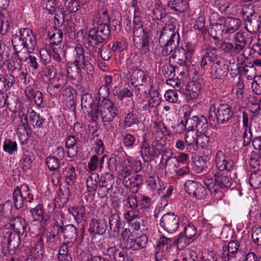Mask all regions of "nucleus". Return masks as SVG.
Masks as SVG:
<instances>
[{
	"mask_svg": "<svg viewBox=\"0 0 261 261\" xmlns=\"http://www.w3.org/2000/svg\"><path fill=\"white\" fill-rule=\"evenodd\" d=\"M63 31L69 38L73 39L76 37L74 23L72 21H66L63 24Z\"/></svg>",
	"mask_w": 261,
	"mask_h": 261,
	"instance_id": "13d9d810",
	"label": "nucleus"
},
{
	"mask_svg": "<svg viewBox=\"0 0 261 261\" xmlns=\"http://www.w3.org/2000/svg\"><path fill=\"white\" fill-rule=\"evenodd\" d=\"M181 50L183 55L182 56L180 55H176V54H173L171 56L170 58H175L176 57H177V63L180 66H184L187 67L189 66V55H186L185 53V50L181 48ZM175 53H176V51H175Z\"/></svg>",
	"mask_w": 261,
	"mask_h": 261,
	"instance_id": "bf43d9fd",
	"label": "nucleus"
},
{
	"mask_svg": "<svg viewBox=\"0 0 261 261\" xmlns=\"http://www.w3.org/2000/svg\"><path fill=\"white\" fill-rule=\"evenodd\" d=\"M58 233L63 234L64 240L70 245H73L76 240L77 237V229L73 224H68L65 226L58 227Z\"/></svg>",
	"mask_w": 261,
	"mask_h": 261,
	"instance_id": "2eb2a0df",
	"label": "nucleus"
},
{
	"mask_svg": "<svg viewBox=\"0 0 261 261\" xmlns=\"http://www.w3.org/2000/svg\"><path fill=\"white\" fill-rule=\"evenodd\" d=\"M183 119L184 122H186L185 125L188 126V131L193 132V130L196 129L198 122V116L194 115L190 109L187 110L184 113Z\"/></svg>",
	"mask_w": 261,
	"mask_h": 261,
	"instance_id": "cd10ccee",
	"label": "nucleus"
},
{
	"mask_svg": "<svg viewBox=\"0 0 261 261\" xmlns=\"http://www.w3.org/2000/svg\"><path fill=\"white\" fill-rule=\"evenodd\" d=\"M241 24L240 19L227 17L224 19V33L232 34L237 31Z\"/></svg>",
	"mask_w": 261,
	"mask_h": 261,
	"instance_id": "5701e85b",
	"label": "nucleus"
},
{
	"mask_svg": "<svg viewBox=\"0 0 261 261\" xmlns=\"http://www.w3.org/2000/svg\"><path fill=\"white\" fill-rule=\"evenodd\" d=\"M215 163L216 167L219 171H230L233 169L234 163L226 153L222 150H219L217 151L215 157Z\"/></svg>",
	"mask_w": 261,
	"mask_h": 261,
	"instance_id": "ddd939ff",
	"label": "nucleus"
},
{
	"mask_svg": "<svg viewBox=\"0 0 261 261\" xmlns=\"http://www.w3.org/2000/svg\"><path fill=\"white\" fill-rule=\"evenodd\" d=\"M166 160L165 169V172H171L172 170H174L177 168V165L178 164V160L177 158L175 156H168L165 158V155H163L162 157V162L163 160Z\"/></svg>",
	"mask_w": 261,
	"mask_h": 261,
	"instance_id": "a19ab883",
	"label": "nucleus"
},
{
	"mask_svg": "<svg viewBox=\"0 0 261 261\" xmlns=\"http://www.w3.org/2000/svg\"><path fill=\"white\" fill-rule=\"evenodd\" d=\"M233 45L238 54L245 48L247 41L245 40L243 33L238 32L233 36Z\"/></svg>",
	"mask_w": 261,
	"mask_h": 261,
	"instance_id": "c9c22d12",
	"label": "nucleus"
},
{
	"mask_svg": "<svg viewBox=\"0 0 261 261\" xmlns=\"http://www.w3.org/2000/svg\"><path fill=\"white\" fill-rule=\"evenodd\" d=\"M201 86L196 82H190L186 88L184 89L185 98L187 101L196 99L200 93Z\"/></svg>",
	"mask_w": 261,
	"mask_h": 261,
	"instance_id": "6ab92c4d",
	"label": "nucleus"
},
{
	"mask_svg": "<svg viewBox=\"0 0 261 261\" xmlns=\"http://www.w3.org/2000/svg\"><path fill=\"white\" fill-rule=\"evenodd\" d=\"M115 182V177L113 175L107 173L100 177L98 184V195L101 198L106 197L110 191H112L113 186Z\"/></svg>",
	"mask_w": 261,
	"mask_h": 261,
	"instance_id": "9d476101",
	"label": "nucleus"
},
{
	"mask_svg": "<svg viewBox=\"0 0 261 261\" xmlns=\"http://www.w3.org/2000/svg\"><path fill=\"white\" fill-rule=\"evenodd\" d=\"M187 192L197 199H203L207 195L205 188L196 181L188 180L185 183Z\"/></svg>",
	"mask_w": 261,
	"mask_h": 261,
	"instance_id": "f8f14e48",
	"label": "nucleus"
},
{
	"mask_svg": "<svg viewBox=\"0 0 261 261\" xmlns=\"http://www.w3.org/2000/svg\"><path fill=\"white\" fill-rule=\"evenodd\" d=\"M65 7L70 13H74L80 8V3L76 0H65Z\"/></svg>",
	"mask_w": 261,
	"mask_h": 261,
	"instance_id": "e2e57ef3",
	"label": "nucleus"
},
{
	"mask_svg": "<svg viewBox=\"0 0 261 261\" xmlns=\"http://www.w3.org/2000/svg\"><path fill=\"white\" fill-rule=\"evenodd\" d=\"M30 212L32 216L37 221L46 222L49 218V216L44 211L43 205L41 204L31 208Z\"/></svg>",
	"mask_w": 261,
	"mask_h": 261,
	"instance_id": "473e14b6",
	"label": "nucleus"
},
{
	"mask_svg": "<svg viewBox=\"0 0 261 261\" xmlns=\"http://www.w3.org/2000/svg\"><path fill=\"white\" fill-rule=\"evenodd\" d=\"M12 43L15 50H19L22 47L26 49L28 54H30L35 51L37 41L36 36L31 30L23 28L20 29L19 36L16 34L13 36Z\"/></svg>",
	"mask_w": 261,
	"mask_h": 261,
	"instance_id": "f03ea898",
	"label": "nucleus"
},
{
	"mask_svg": "<svg viewBox=\"0 0 261 261\" xmlns=\"http://www.w3.org/2000/svg\"><path fill=\"white\" fill-rule=\"evenodd\" d=\"M62 174L65 182L69 186L74 185L77 176L75 167L72 164H68L62 170Z\"/></svg>",
	"mask_w": 261,
	"mask_h": 261,
	"instance_id": "393cba45",
	"label": "nucleus"
},
{
	"mask_svg": "<svg viewBox=\"0 0 261 261\" xmlns=\"http://www.w3.org/2000/svg\"><path fill=\"white\" fill-rule=\"evenodd\" d=\"M21 50H15L9 60L7 64V67L9 71L11 73L20 69L21 67V62L27 60V57H22Z\"/></svg>",
	"mask_w": 261,
	"mask_h": 261,
	"instance_id": "a211bd4d",
	"label": "nucleus"
},
{
	"mask_svg": "<svg viewBox=\"0 0 261 261\" xmlns=\"http://www.w3.org/2000/svg\"><path fill=\"white\" fill-rule=\"evenodd\" d=\"M42 236L43 234L38 236L37 239L34 241V246L33 247L34 254L36 256V257L41 260L43 259L44 253Z\"/></svg>",
	"mask_w": 261,
	"mask_h": 261,
	"instance_id": "f704fd0d",
	"label": "nucleus"
},
{
	"mask_svg": "<svg viewBox=\"0 0 261 261\" xmlns=\"http://www.w3.org/2000/svg\"><path fill=\"white\" fill-rule=\"evenodd\" d=\"M15 80L13 76H5L0 74V92L9 89L14 84Z\"/></svg>",
	"mask_w": 261,
	"mask_h": 261,
	"instance_id": "4c0bfd02",
	"label": "nucleus"
},
{
	"mask_svg": "<svg viewBox=\"0 0 261 261\" xmlns=\"http://www.w3.org/2000/svg\"><path fill=\"white\" fill-rule=\"evenodd\" d=\"M217 49L213 47H206L205 49V53L202 57L200 63V67L205 69L208 65V62L212 64L215 62V60L218 59Z\"/></svg>",
	"mask_w": 261,
	"mask_h": 261,
	"instance_id": "412c9836",
	"label": "nucleus"
},
{
	"mask_svg": "<svg viewBox=\"0 0 261 261\" xmlns=\"http://www.w3.org/2000/svg\"><path fill=\"white\" fill-rule=\"evenodd\" d=\"M43 74L44 76H45L49 82H51V80H53L57 76V70L55 66L51 64L46 67L43 70Z\"/></svg>",
	"mask_w": 261,
	"mask_h": 261,
	"instance_id": "864d4df0",
	"label": "nucleus"
},
{
	"mask_svg": "<svg viewBox=\"0 0 261 261\" xmlns=\"http://www.w3.org/2000/svg\"><path fill=\"white\" fill-rule=\"evenodd\" d=\"M166 100L171 103H176L178 100V94L176 90H167L164 95Z\"/></svg>",
	"mask_w": 261,
	"mask_h": 261,
	"instance_id": "338daca9",
	"label": "nucleus"
},
{
	"mask_svg": "<svg viewBox=\"0 0 261 261\" xmlns=\"http://www.w3.org/2000/svg\"><path fill=\"white\" fill-rule=\"evenodd\" d=\"M151 15L153 19L161 20L167 15L165 9L161 6L156 5L151 10Z\"/></svg>",
	"mask_w": 261,
	"mask_h": 261,
	"instance_id": "603ef678",
	"label": "nucleus"
},
{
	"mask_svg": "<svg viewBox=\"0 0 261 261\" xmlns=\"http://www.w3.org/2000/svg\"><path fill=\"white\" fill-rule=\"evenodd\" d=\"M254 7V6L252 4L246 5L243 7L241 14L244 20L250 18L251 17H254L255 15H258V13L255 12Z\"/></svg>",
	"mask_w": 261,
	"mask_h": 261,
	"instance_id": "09e8293b",
	"label": "nucleus"
},
{
	"mask_svg": "<svg viewBox=\"0 0 261 261\" xmlns=\"http://www.w3.org/2000/svg\"><path fill=\"white\" fill-rule=\"evenodd\" d=\"M149 90L145 94L149 93L150 100L148 102V106L151 108L158 107L161 103V97L160 94L155 90ZM150 89V88H149Z\"/></svg>",
	"mask_w": 261,
	"mask_h": 261,
	"instance_id": "79ce46f5",
	"label": "nucleus"
},
{
	"mask_svg": "<svg viewBox=\"0 0 261 261\" xmlns=\"http://www.w3.org/2000/svg\"><path fill=\"white\" fill-rule=\"evenodd\" d=\"M185 140L187 149L192 153H195L198 149L196 133L188 131L185 135Z\"/></svg>",
	"mask_w": 261,
	"mask_h": 261,
	"instance_id": "bb28decb",
	"label": "nucleus"
},
{
	"mask_svg": "<svg viewBox=\"0 0 261 261\" xmlns=\"http://www.w3.org/2000/svg\"><path fill=\"white\" fill-rule=\"evenodd\" d=\"M122 179L123 185L125 187L128 188L131 193L136 194L139 191L141 186V182H135L134 179L129 178V177Z\"/></svg>",
	"mask_w": 261,
	"mask_h": 261,
	"instance_id": "37998d69",
	"label": "nucleus"
},
{
	"mask_svg": "<svg viewBox=\"0 0 261 261\" xmlns=\"http://www.w3.org/2000/svg\"><path fill=\"white\" fill-rule=\"evenodd\" d=\"M3 149L5 152L12 154L17 150V143L10 139H6L3 144Z\"/></svg>",
	"mask_w": 261,
	"mask_h": 261,
	"instance_id": "5fc2aeb1",
	"label": "nucleus"
},
{
	"mask_svg": "<svg viewBox=\"0 0 261 261\" xmlns=\"http://www.w3.org/2000/svg\"><path fill=\"white\" fill-rule=\"evenodd\" d=\"M139 9H136L134 12V42L136 47L141 52L146 54L149 51L148 33L145 32L141 23L139 17Z\"/></svg>",
	"mask_w": 261,
	"mask_h": 261,
	"instance_id": "f257e3e1",
	"label": "nucleus"
},
{
	"mask_svg": "<svg viewBox=\"0 0 261 261\" xmlns=\"http://www.w3.org/2000/svg\"><path fill=\"white\" fill-rule=\"evenodd\" d=\"M7 233L9 234L7 241V251L9 254L13 255L20 245L21 242L20 236L21 234H15L11 232H8Z\"/></svg>",
	"mask_w": 261,
	"mask_h": 261,
	"instance_id": "b1692460",
	"label": "nucleus"
},
{
	"mask_svg": "<svg viewBox=\"0 0 261 261\" xmlns=\"http://www.w3.org/2000/svg\"><path fill=\"white\" fill-rule=\"evenodd\" d=\"M188 239L193 242L197 238L196 228L192 223H189L184 227V231H182Z\"/></svg>",
	"mask_w": 261,
	"mask_h": 261,
	"instance_id": "3c124183",
	"label": "nucleus"
},
{
	"mask_svg": "<svg viewBox=\"0 0 261 261\" xmlns=\"http://www.w3.org/2000/svg\"><path fill=\"white\" fill-rule=\"evenodd\" d=\"M253 91L258 95L261 94V75L255 76L252 84Z\"/></svg>",
	"mask_w": 261,
	"mask_h": 261,
	"instance_id": "774afa93",
	"label": "nucleus"
},
{
	"mask_svg": "<svg viewBox=\"0 0 261 261\" xmlns=\"http://www.w3.org/2000/svg\"><path fill=\"white\" fill-rule=\"evenodd\" d=\"M204 184L212 197L220 198L221 193L220 189L230 188L232 185V179L228 175L218 172L214 174V178L205 179Z\"/></svg>",
	"mask_w": 261,
	"mask_h": 261,
	"instance_id": "20e7f679",
	"label": "nucleus"
},
{
	"mask_svg": "<svg viewBox=\"0 0 261 261\" xmlns=\"http://www.w3.org/2000/svg\"><path fill=\"white\" fill-rule=\"evenodd\" d=\"M253 242L257 246L261 245V227L254 226L251 229Z\"/></svg>",
	"mask_w": 261,
	"mask_h": 261,
	"instance_id": "052dcab7",
	"label": "nucleus"
},
{
	"mask_svg": "<svg viewBox=\"0 0 261 261\" xmlns=\"http://www.w3.org/2000/svg\"><path fill=\"white\" fill-rule=\"evenodd\" d=\"M156 154L153 145L147 139L146 134L143 136V141L141 145V154L145 161H152Z\"/></svg>",
	"mask_w": 261,
	"mask_h": 261,
	"instance_id": "dca6fc26",
	"label": "nucleus"
},
{
	"mask_svg": "<svg viewBox=\"0 0 261 261\" xmlns=\"http://www.w3.org/2000/svg\"><path fill=\"white\" fill-rule=\"evenodd\" d=\"M218 49H219L224 56L227 57H234L239 54L233 43L224 40H221Z\"/></svg>",
	"mask_w": 261,
	"mask_h": 261,
	"instance_id": "c85d7f7f",
	"label": "nucleus"
},
{
	"mask_svg": "<svg viewBox=\"0 0 261 261\" xmlns=\"http://www.w3.org/2000/svg\"><path fill=\"white\" fill-rule=\"evenodd\" d=\"M213 107L218 123L223 124L227 123L229 124H234L239 121V116L234 115L230 105L221 103L218 106L216 112H215V106Z\"/></svg>",
	"mask_w": 261,
	"mask_h": 261,
	"instance_id": "6e6552de",
	"label": "nucleus"
},
{
	"mask_svg": "<svg viewBox=\"0 0 261 261\" xmlns=\"http://www.w3.org/2000/svg\"><path fill=\"white\" fill-rule=\"evenodd\" d=\"M249 184L254 189L259 188L261 186V170H254L249 177Z\"/></svg>",
	"mask_w": 261,
	"mask_h": 261,
	"instance_id": "58836bf2",
	"label": "nucleus"
},
{
	"mask_svg": "<svg viewBox=\"0 0 261 261\" xmlns=\"http://www.w3.org/2000/svg\"><path fill=\"white\" fill-rule=\"evenodd\" d=\"M11 227L14 231L21 236L27 232L28 227L25 220L20 216L12 217L10 220Z\"/></svg>",
	"mask_w": 261,
	"mask_h": 261,
	"instance_id": "aec40b11",
	"label": "nucleus"
},
{
	"mask_svg": "<svg viewBox=\"0 0 261 261\" xmlns=\"http://www.w3.org/2000/svg\"><path fill=\"white\" fill-rule=\"evenodd\" d=\"M109 25H101L89 31L88 44L94 47L107 41L110 37Z\"/></svg>",
	"mask_w": 261,
	"mask_h": 261,
	"instance_id": "0eeeda50",
	"label": "nucleus"
},
{
	"mask_svg": "<svg viewBox=\"0 0 261 261\" xmlns=\"http://www.w3.org/2000/svg\"><path fill=\"white\" fill-rule=\"evenodd\" d=\"M167 6L179 13L186 12L189 8L188 3L186 0H168Z\"/></svg>",
	"mask_w": 261,
	"mask_h": 261,
	"instance_id": "7c9ffc66",
	"label": "nucleus"
},
{
	"mask_svg": "<svg viewBox=\"0 0 261 261\" xmlns=\"http://www.w3.org/2000/svg\"><path fill=\"white\" fill-rule=\"evenodd\" d=\"M60 161L55 156H49L46 159V164L50 171H55L60 167Z\"/></svg>",
	"mask_w": 261,
	"mask_h": 261,
	"instance_id": "680f3d73",
	"label": "nucleus"
},
{
	"mask_svg": "<svg viewBox=\"0 0 261 261\" xmlns=\"http://www.w3.org/2000/svg\"><path fill=\"white\" fill-rule=\"evenodd\" d=\"M179 218L174 213L164 214L160 220L161 227L169 233L175 232L179 227Z\"/></svg>",
	"mask_w": 261,
	"mask_h": 261,
	"instance_id": "1a4fd4ad",
	"label": "nucleus"
},
{
	"mask_svg": "<svg viewBox=\"0 0 261 261\" xmlns=\"http://www.w3.org/2000/svg\"><path fill=\"white\" fill-rule=\"evenodd\" d=\"M99 103V102H94L92 95L88 93L83 95L81 98L82 108L83 109L84 108L87 109L89 108L91 109L89 115L93 122H96L98 120L97 112L98 110Z\"/></svg>",
	"mask_w": 261,
	"mask_h": 261,
	"instance_id": "4468645a",
	"label": "nucleus"
},
{
	"mask_svg": "<svg viewBox=\"0 0 261 261\" xmlns=\"http://www.w3.org/2000/svg\"><path fill=\"white\" fill-rule=\"evenodd\" d=\"M174 28L165 27L159 39V44L163 47L162 54L164 56L170 54L179 45V36L174 31Z\"/></svg>",
	"mask_w": 261,
	"mask_h": 261,
	"instance_id": "7ed1b4c3",
	"label": "nucleus"
},
{
	"mask_svg": "<svg viewBox=\"0 0 261 261\" xmlns=\"http://www.w3.org/2000/svg\"><path fill=\"white\" fill-rule=\"evenodd\" d=\"M193 169L197 173H201L206 172L207 166L206 160L202 158H199L198 159L194 160L193 162Z\"/></svg>",
	"mask_w": 261,
	"mask_h": 261,
	"instance_id": "de8ad7c7",
	"label": "nucleus"
},
{
	"mask_svg": "<svg viewBox=\"0 0 261 261\" xmlns=\"http://www.w3.org/2000/svg\"><path fill=\"white\" fill-rule=\"evenodd\" d=\"M13 200L14 206L16 209L19 210L23 206L25 200L24 197H23L20 189L18 187L15 188L13 191Z\"/></svg>",
	"mask_w": 261,
	"mask_h": 261,
	"instance_id": "c03bdc74",
	"label": "nucleus"
},
{
	"mask_svg": "<svg viewBox=\"0 0 261 261\" xmlns=\"http://www.w3.org/2000/svg\"><path fill=\"white\" fill-rule=\"evenodd\" d=\"M140 117L137 113L131 112L128 113L124 118V125L130 127L134 125H138L140 122Z\"/></svg>",
	"mask_w": 261,
	"mask_h": 261,
	"instance_id": "ea45409f",
	"label": "nucleus"
},
{
	"mask_svg": "<svg viewBox=\"0 0 261 261\" xmlns=\"http://www.w3.org/2000/svg\"><path fill=\"white\" fill-rule=\"evenodd\" d=\"M94 24L98 26L101 25H109L110 22L109 16L107 10H103L101 13H97L93 19Z\"/></svg>",
	"mask_w": 261,
	"mask_h": 261,
	"instance_id": "a18cd8bd",
	"label": "nucleus"
},
{
	"mask_svg": "<svg viewBox=\"0 0 261 261\" xmlns=\"http://www.w3.org/2000/svg\"><path fill=\"white\" fill-rule=\"evenodd\" d=\"M109 224L108 231L111 234L115 236L116 234L119 233L122 225L119 215L117 213L112 214L109 217Z\"/></svg>",
	"mask_w": 261,
	"mask_h": 261,
	"instance_id": "a878e982",
	"label": "nucleus"
},
{
	"mask_svg": "<svg viewBox=\"0 0 261 261\" xmlns=\"http://www.w3.org/2000/svg\"><path fill=\"white\" fill-rule=\"evenodd\" d=\"M174 242L177 245L178 249H183L190 245L192 242L191 240L188 239L183 232H181L178 238L174 240Z\"/></svg>",
	"mask_w": 261,
	"mask_h": 261,
	"instance_id": "8fccbe9b",
	"label": "nucleus"
},
{
	"mask_svg": "<svg viewBox=\"0 0 261 261\" xmlns=\"http://www.w3.org/2000/svg\"><path fill=\"white\" fill-rule=\"evenodd\" d=\"M132 162L128 159H125L123 161L122 169L119 174V178L122 179L130 176L132 167Z\"/></svg>",
	"mask_w": 261,
	"mask_h": 261,
	"instance_id": "49530a36",
	"label": "nucleus"
},
{
	"mask_svg": "<svg viewBox=\"0 0 261 261\" xmlns=\"http://www.w3.org/2000/svg\"><path fill=\"white\" fill-rule=\"evenodd\" d=\"M260 25L259 15H255V16L245 20V27L246 30L251 33H256L259 29Z\"/></svg>",
	"mask_w": 261,
	"mask_h": 261,
	"instance_id": "c756f323",
	"label": "nucleus"
},
{
	"mask_svg": "<svg viewBox=\"0 0 261 261\" xmlns=\"http://www.w3.org/2000/svg\"><path fill=\"white\" fill-rule=\"evenodd\" d=\"M47 35L50 40V43L52 45H58L62 41L63 32L60 29L55 27L48 32Z\"/></svg>",
	"mask_w": 261,
	"mask_h": 261,
	"instance_id": "72a5a7b5",
	"label": "nucleus"
},
{
	"mask_svg": "<svg viewBox=\"0 0 261 261\" xmlns=\"http://www.w3.org/2000/svg\"><path fill=\"white\" fill-rule=\"evenodd\" d=\"M52 85H54L59 89L61 90L67 84V79L66 76L63 75H59L57 79H54L50 82Z\"/></svg>",
	"mask_w": 261,
	"mask_h": 261,
	"instance_id": "0e129e2a",
	"label": "nucleus"
},
{
	"mask_svg": "<svg viewBox=\"0 0 261 261\" xmlns=\"http://www.w3.org/2000/svg\"><path fill=\"white\" fill-rule=\"evenodd\" d=\"M87 61L85 60L84 49L82 48H79L76 53V56L73 64L75 65L77 71V76H82L81 66L86 63Z\"/></svg>",
	"mask_w": 261,
	"mask_h": 261,
	"instance_id": "e433bc0d",
	"label": "nucleus"
},
{
	"mask_svg": "<svg viewBox=\"0 0 261 261\" xmlns=\"http://www.w3.org/2000/svg\"><path fill=\"white\" fill-rule=\"evenodd\" d=\"M176 66H173L170 64H165L162 67V72L165 77L169 79L175 76V70L178 69Z\"/></svg>",
	"mask_w": 261,
	"mask_h": 261,
	"instance_id": "4d7b16f0",
	"label": "nucleus"
},
{
	"mask_svg": "<svg viewBox=\"0 0 261 261\" xmlns=\"http://www.w3.org/2000/svg\"><path fill=\"white\" fill-rule=\"evenodd\" d=\"M118 110L115 103L110 99L105 98L98 106L97 115L98 117V114H99L103 126L106 127L107 125L111 124L118 117Z\"/></svg>",
	"mask_w": 261,
	"mask_h": 261,
	"instance_id": "423d86ee",
	"label": "nucleus"
},
{
	"mask_svg": "<svg viewBox=\"0 0 261 261\" xmlns=\"http://www.w3.org/2000/svg\"><path fill=\"white\" fill-rule=\"evenodd\" d=\"M130 81L131 84L134 86L137 95L146 93L149 90V88L150 90L153 88L151 84V77L141 69L133 70L130 76Z\"/></svg>",
	"mask_w": 261,
	"mask_h": 261,
	"instance_id": "39448f33",
	"label": "nucleus"
},
{
	"mask_svg": "<svg viewBox=\"0 0 261 261\" xmlns=\"http://www.w3.org/2000/svg\"><path fill=\"white\" fill-rule=\"evenodd\" d=\"M107 220L106 219H100L99 220L93 218L90 223L88 231L92 236H95L96 234L102 235L107 229Z\"/></svg>",
	"mask_w": 261,
	"mask_h": 261,
	"instance_id": "f3484780",
	"label": "nucleus"
},
{
	"mask_svg": "<svg viewBox=\"0 0 261 261\" xmlns=\"http://www.w3.org/2000/svg\"><path fill=\"white\" fill-rule=\"evenodd\" d=\"M99 180L100 177L97 173L93 172L91 173L86 180L87 190L91 193L96 191L98 192Z\"/></svg>",
	"mask_w": 261,
	"mask_h": 261,
	"instance_id": "2f4dec72",
	"label": "nucleus"
},
{
	"mask_svg": "<svg viewBox=\"0 0 261 261\" xmlns=\"http://www.w3.org/2000/svg\"><path fill=\"white\" fill-rule=\"evenodd\" d=\"M121 156H119L115 154L111 155L108 161V168L110 171L113 172L117 170V167L121 162Z\"/></svg>",
	"mask_w": 261,
	"mask_h": 261,
	"instance_id": "6e6d98bb",
	"label": "nucleus"
},
{
	"mask_svg": "<svg viewBox=\"0 0 261 261\" xmlns=\"http://www.w3.org/2000/svg\"><path fill=\"white\" fill-rule=\"evenodd\" d=\"M198 122L197 123L196 130L200 133L205 132L208 127L206 118L203 115H200L198 117Z\"/></svg>",
	"mask_w": 261,
	"mask_h": 261,
	"instance_id": "69168bd1",
	"label": "nucleus"
},
{
	"mask_svg": "<svg viewBox=\"0 0 261 261\" xmlns=\"http://www.w3.org/2000/svg\"><path fill=\"white\" fill-rule=\"evenodd\" d=\"M45 119L40 116L34 110H32L29 113V120L27 125L31 129L32 127L35 129H42Z\"/></svg>",
	"mask_w": 261,
	"mask_h": 261,
	"instance_id": "4be33fe9",
	"label": "nucleus"
},
{
	"mask_svg": "<svg viewBox=\"0 0 261 261\" xmlns=\"http://www.w3.org/2000/svg\"><path fill=\"white\" fill-rule=\"evenodd\" d=\"M229 67L220 60L213 62L208 69L210 78L213 80H223L227 75Z\"/></svg>",
	"mask_w": 261,
	"mask_h": 261,
	"instance_id": "9b49d317",
	"label": "nucleus"
}]
</instances>
